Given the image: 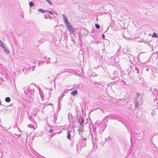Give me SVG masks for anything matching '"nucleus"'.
<instances>
[{"label":"nucleus","mask_w":158,"mask_h":158,"mask_svg":"<svg viewBox=\"0 0 158 158\" xmlns=\"http://www.w3.org/2000/svg\"><path fill=\"white\" fill-rule=\"evenodd\" d=\"M66 26L70 33H72L74 32L75 30L74 27L71 25L70 23L67 24Z\"/></svg>","instance_id":"1"},{"label":"nucleus","mask_w":158,"mask_h":158,"mask_svg":"<svg viewBox=\"0 0 158 158\" xmlns=\"http://www.w3.org/2000/svg\"><path fill=\"white\" fill-rule=\"evenodd\" d=\"M77 93V90L75 89L71 92V94L73 96L76 95Z\"/></svg>","instance_id":"2"},{"label":"nucleus","mask_w":158,"mask_h":158,"mask_svg":"<svg viewBox=\"0 0 158 158\" xmlns=\"http://www.w3.org/2000/svg\"><path fill=\"white\" fill-rule=\"evenodd\" d=\"M78 121L82 125L84 123V120L82 118L80 117L78 118Z\"/></svg>","instance_id":"3"},{"label":"nucleus","mask_w":158,"mask_h":158,"mask_svg":"<svg viewBox=\"0 0 158 158\" xmlns=\"http://www.w3.org/2000/svg\"><path fill=\"white\" fill-rule=\"evenodd\" d=\"M71 135L70 134V132L69 131H67V138L69 139H70V138H71Z\"/></svg>","instance_id":"4"},{"label":"nucleus","mask_w":158,"mask_h":158,"mask_svg":"<svg viewBox=\"0 0 158 158\" xmlns=\"http://www.w3.org/2000/svg\"><path fill=\"white\" fill-rule=\"evenodd\" d=\"M38 10L39 11H40V12H41L42 13H44L45 12L47 11V10H43V9H39Z\"/></svg>","instance_id":"5"},{"label":"nucleus","mask_w":158,"mask_h":158,"mask_svg":"<svg viewBox=\"0 0 158 158\" xmlns=\"http://www.w3.org/2000/svg\"><path fill=\"white\" fill-rule=\"evenodd\" d=\"M5 101L7 102H10V98L7 97L5 98Z\"/></svg>","instance_id":"6"},{"label":"nucleus","mask_w":158,"mask_h":158,"mask_svg":"<svg viewBox=\"0 0 158 158\" xmlns=\"http://www.w3.org/2000/svg\"><path fill=\"white\" fill-rule=\"evenodd\" d=\"M64 23H65L66 25H67V24H69L70 23L69 22V21H68V20L67 19H66L64 21Z\"/></svg>","instance_id":"7"},{"label":"nucleus","mask_w":158,"mask_h":158,"mask_svg":"<svg viewBox=\"0 0 158 158\" xmlns=\"http://www.w3.org/2000/svg\"><path fill=\"white\" fill-rule=\"evenodd\" d=\"M2 47H3V49L6 51V52L7 53H9V51L7 50V48L3 46V45H2Z\"/></svg>","instance_id":"8"},{"label":"nucleus","mask_w":158,"mask_h":158,"mask_svg":"<svg viewBox=\"0 0 158 158\" xmlns=\"http://www.w3.org/2000/svg\"><path fill=\"white\" fill-rule=\"evenodd\" d=\"M152 37H155L156 38L158 37V35H157L155 33H153V34L152 35Z\"/></svg>","instance_id":"9"},{"label":"nucleus","mask_w":158,"mask_h":158,"mask_svg":"<svg viewBox=\"0 0 158 158\" xmlns=\"http://www.w3.org/2000/svg\"><path fill=\"white\" fill-rule=\"evenodd\" d=\"M34 4L32 2H31L29 3V6L31 7H32L34 6Z\"/></svg>","instance_id":"10"},{"label":"nucleus","mask_w":158,"mask_h":158,"mask_svg":"<svg viewBox=\"0 0 158 158\" xmlns=\"http://www.w3.org/2000/svg\"><path fill=\"white\" fill-rule=\"evenodd\" d=\"M95 27L97 28V29H99V25L98 24H96L95 25Z\"/></svg>","instance_id":"11"},{"label":"nucleus","mask_w":158,"mask_h":158,"mask_svg":"<svg viewBox=\"0 0 158 158\" xmlns=\"http://www.w3.org/2000/svg\"><path fill=\"white\" fill-rule=\"evenodd\" d=\"M47 2L49 4L52 5V3L51 2L50 0H46Z\"/></svg>","instance_id":"12"},{"label":"nucleus","mask_w":158,"mask_h":158,"mask_svg":"<svg viewBox=\"0 0 158 158\" xmlns=\"http://www.w3.org/2000/svg\"><path fill=\"white\" fill-rule=\"evenodd\" d=\"M63 18L64 20H65L66 19H67V17H66V16H65L64 15H63Z\"/></svg>","instance_id":"13"},{"label":"nucleus","mask_w":158,"mask_h":158,"mask_svg":"<svg viewBox=\"0 0 158 158\" xmlns=\"http://www.w3.org/2000/svg\"><path fill=\"white\" fill-rule=\"evenodd\" d=\"M135 106H136V107H137V108L138 107V103L137 102H136L135 103Z\"/></svg>","instance_id":"14"},{"label":"nucleus","mask_w":158,"mask_h":158,"mask_svg":"<svg viewBox=\"0 0 158 158\" xmlns=\"http://www.w3.org/2000/svg\"><path fill=\"white\" fill-rule=\"evenodd\" d=\"M0 45H1V46H2L3 45L2 42L1 41H0Z\"/></svg>","instance_id":"15"},{"label":"nucleus","mask_w":158,"mask_h":158,"mask_svg":"<svg viewBox=\"0 0 158 158\" xmlns=\"http://www.w3.org/2000/svg\"><path fill=\"white\" fill-rule=\"evenodd\" d=\"M46 11H47L51 15H52L53 14L50 11H48L47 10Z\"/></svg>","instance_id":"16"},{"label":"nucleus","mask_w":158,"mask_h":158,"mask_svg":"<svg viewBox=\"0 0 158 158\" xmlns=\"http://www.w3.org/2000/svg\"><path fill=\"white\" fill-rule=\"evenodd\" d=\"M136 95L138 97H139L140 95V94L139 93H137L136 94Z\"/></svg>","instance_id":"17"},{"label":"nucleus","mask_w":158,"mask_h":158,"mask_svg":"<svg viewBox=\"0 0 158 158\" xmlns=\"http://www.w3.org/2000/svg\"><path fill=\"white\" fill-rule=\"evenodd\" d=\"M53 131V130H50L49 131V133H52Z\"/></svg>","instance_id":"18"},{"label":"nucleus","mask_w":158,"mask_h":158,"mask_svg":"<svg viewBox=\"0 0 158 158\" xmlns=\"http://www.w3.org/2000/svg\"><path fill=\"white\" fill-rule=\"evenodd\" d=\"M102 38L103 39H104L105 38V36L104 34H102Z\"/></svg>","instance_id":"19"}]
</instances>
